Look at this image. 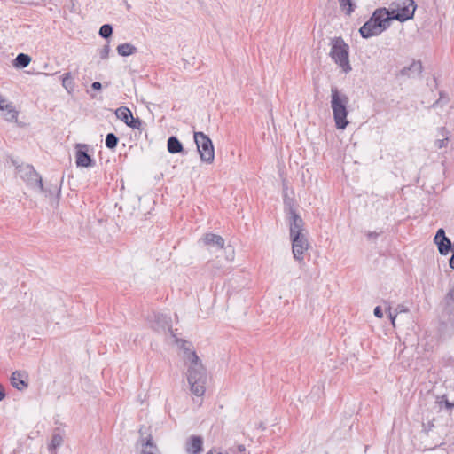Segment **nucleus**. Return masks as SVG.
Returning a JSON list of instances; mask_svg holds the SVG:
<instances>
[{"mask_svg": "<svg viewBox=\"0 0 454 454\" xmlns=\"http://www.w3.org/2000/svg\"><path fill=\"white\" fill-rule=\"evenodd\" d=\"M292 241V252L294 258L298 261H303V254L309 249V244L306 235L295 236L290 238Z\"/></svg>", "mask_w": 454, "mask_h": 454, "instance_id": "7", "label": "nucleus"}, {"mask_svg": "<svg viewBox=\"0 0 454 454\" xmlns=\"http://www.w3.org/2000/svg\"><path fill=\"white\" fill-rule=\"evenodd\" d=\"M115 115L126 124L132 116V113L127 106H120L115 110Z\"/></svg>", "mask_w": 454, "mask_h": 454, "instance_id": "24", "label": "nucleus"}, {"mask_svg": "<svg viewBox=\"0 0 454 454\" xmlns=\"http://www.w3.org/2000/svg\"><path fill=\"white\" fill-rule=\"evenodd\" d=\"M126 125L135 129H143V121L139 118H134L133 115L128 121V123H126Z\"/></svg>", "mask_w": 454, "mask_h": 454, "instance_id": "30", "label": "nucleus"}, {"mask_svg": "<svg viewBox=\"0 0 454 454\" xmlns=\"http://www.w3.org/2000/svg\"><path fill=\"white\" fill-rule=\"evenodd\" d=\"M5 397V391L2 385H0V401Z\"/></svg>", "mask_w": 454, "mask_h": 454, "instance_id": "40", "label": "nucleus"}, {"mask_svg": "<svg viewBox=\"0 0 454 454\" xmlns=\"http://www.w3.org/2000/svg\"><path fill=\"white\" fill-rule=\"evenodd\" d=\"M119 138L114 133H108L106 137V146L109 149H114L117 146Z\"/></svg>", "mask_w": 454, "mask_h": 454, "instance_id": "28", "label": "nucleus"}, {"mask_svg": "<svg viewBox=\"0 0 454 454\" xmlns=\"http://www.w3.org/2000/svg\"><path fill=\"white\" fill-rule=\"evenodd\" d=\"M190 364L187 368L186 377L191 392L196 396H203L206 392L207 371L196 353H190Z\"/></svg>", "mask_w": 454, "mask_h": 454, "instance_id": "1", "label": "nucleus"}, {"mask_svg": "<svg viewBox=\"0 0 454 454\" xmlns=\"http://www.w3.org/2000/svg\"><path fill=\"white\" fill-rule=\"evenodd\" d=\"M367 237L369 239L377 238L378 237V233L370 231V232L367 233Z\"/></svg>", "mask_w": 454, "mask_h": 454, "instance_id": "43", "label": "nucleus"}, {"mask_svg": "<svg viewBox=\"0 0 454 454\" xmlns=\"http://www.w3.org/2000/svg\"><path fill=\"white\" fill-rule=\"evenodd\" d=\"M174 339H175L176 343L178 345V347L184 351L183 359H184V365L187 364H190L191 360L188 358L189 357V354L190 353H196L192 349V345L190 342H188V341H186L184 340L178 339L176 336Z\"/></svg>", "mask_w": 454, "mask_h": 454, "instance_id": "19", "label": "nucleus"}, {"mask_svg": "<svg viewBox=\"0 0 454 454\" xmlns=\"http://www.w3.org/2000/svg\"><path fill=\"white\" fill-rule=\"evenodd\" d=\"M31 58L25 53H20L15 59V66L18 67H26L29 65Z\"/></svg>", "mask_w": 454, "mask_h": 454, "instance_id": "26", "label": "nucleus"}, {"mask_svg": "<svg viewBox=\"0 0 454 454\" xmlns=\"http://www.w3.org/2000/svg\"><path fill=\"white\" fill-rule=\"evenodd\" d=\"M434 242L438 247L439 253L442 255H446L451 250V242L446 237L443 229H439L434 236Z\"/></svg>", "mask_w": 454, "mask_h": 454, "instance_id": "13", "label": "nucleus"}, {"mask_svg": "<svg viewBox=\"0 0 454 454\" xmlns=\"http://www.w3.org/2000/svg\"><path fill=\"white\" fill-rule=\"evenodd\" d=\"M141 454H159L156 445L153 442V438L149 435L145 443Z\"/></svg>", "mask_w": 454, "mask_h": 454, "instance_id": "25", "label": "nucleus"}, {"mask_svg": "<svg viewBox=\"0 0 454 454\" xmlns=\"http://www.w3.org/2000/svg\"><path fill=\"white\" fill-rule=\"evenodd\" d=\"M52 444H53L54 446H56V445H59V440H58L56 436H54V437H53V439H52Z\"/></svg>", "mask_w": 454, "mask_h": 454, "instance_id": "44", "label": "nucleus"}, {"mask_svg": "<svg viewBox=\"0 0 454 454\" xmlns=\"http://www.w3.org/2000/svg\"><path fill=\"white\" fill-rule=\"evenodd\" d=\"M202 240L205 245L216 247L219 249L224 247V239L217 234L207 233L202 238Z\"/></svg>", "mask_w": 454, "mask_h": 454, "instance_id": "18", "label": "nucleus"}, {"mask_svg": "<svg viewBox=\"0 0 454 454\" xmlns=\"http://www.w3.org/2000/svg\"><path fill=\"white\" fill-rule=\"evenodd\" d=\"M340 9L347 16H350L356 8V4L352 0H338Z\"/></svg>", "mask_w": 454, "mask_h": 454, "instance_id": "23", "label": "nucleus"}, {"mask_svg": "<svg viewBox=\"0 0 454 454\" xmlns=\"http://www.w3.org/2000/svg\"><path fill=\"white\" fill-rule=\"evenodd\" d=\"M113 34V27L111 25L109 24H105L103 26H101L100 29H99V35L103 38H108L112 35Z\"/></svg>", "mask_w": 454, "mask_h": 454, "instance_id": "31", "label": "nucleus"}, {"mask_svg": "<svg viewBox=\"0 0 454 454\" xmlns=\"http://www.w3.org/2000/svg\"><path fill=\"white\" fill-rule=\"evenodd\" d=\"M239 450L240 451H244L245 450V447L243 445H240V446H239Z\"/></svg>", "mask_w": 454, "mask_h": 454, "instance_id": "45", "label": "nucleus"}, {"mask_svg": "<svg viewBox=\"0 0 454 454\" xmlns=\"http://www.w3.org/2000/svg\"><path fill=\"white\" fill-rule=\"evenodd\" d=\"M62 85L63 87L69 90L74 89L73 78L70 73H65L62 76Z\"/></svg>", "mask_w": 454, "mask_h": 454, "instance_id": "29", "label": "nucleus"}, {"mask_svg": "<svg viewBox=\"0 0 454 454\" xmlns=\"http://www.w3.org/2000/svg\"><path fill=\"white\" fill-rule=\"evenodd\" d=\"M445 406L448 410H451L454 407L453 403H450L447 399L445 400Z\"/></svg>", "mask_w": 454, "mask_h": 454, "instance_id": "41", "label": "nucleus"}, {"mask_svg": "<svg viewBox=\"0 0 454 454\" xmlns=\"http://www.w3.org/2000/svg\"><path fill=\"white\" fill-rule=\"evenodd\" d=\"M348 53L349 46L342 37H334L332 40L330 56L346 74L352 69L348 59Z\"/></svg>", "mask_w": 454, "mask_h": 454, "instance_id": "3", "label": "nucleus"}, {"mask_svg": "<svg viewBox=\"0 0 454 454\" xmlns=\"http://www.w3.org/2000/svg\"><path fill=\"white\" fill-rule=\"evenodd\" d=\"M417 5L414 0H395L389 5V13L393 20L404 22L413 18Z\"/></svg>", "mask_w": 454, "mask_h": 454, "instance_id": "4", "label": "nucleus"}, {"mask_svg": "<svg viewBox=\"0 0 454 454\" xmlns=\"http://www.w3.org/2000/svg\"><path fill=\"white\" fill-rule=\"evenodd\" d=\"M288 222L290 238L295 236L296 234H298V236L304 234V222L293 207L289 208Z\"/></svg>", "mask_w": 454, "mask_h": 454, "instance_id": "8", "label": "nucleus"}, {"mask_svg": "<svg viewBox=\"0 0 454 454\" xmlns=\"http://www.w3.org/2000/svg\"><path fill=\"white\" fill-rule=\"evenodd\" d=\"M11 382L16 389L24 390L28 387L27 374L25 372L15 371L12 373Z\"/></svg>", "mask_w": 454, "mask_h": 454, "instance_id": "15", "label": "nucleus"}, {"mask_svg": "<svg viewBox=\"0 0 454 454\" xmlns=\"http://www.w3.org/2000/svg\"><path fill=\"white\" fill-rule=\"evenodd\" d=\"M408 311H409V309H407V307H406V306H404V305H403V304H399V305L395 308V312L396 314L403 313H403H405V312H408Z\"/></svg>", "mask_w": 454, "mask_h": 454, "instance_id": "34", "label": "nucleus"}, {"mask_svg": "<svg viewBox=\"0 0 454 454\" xmlns=\"http://www.w3.org/2000/svg\"><path fill=\"white\" fill-rule=\"evenodd\" d=\"M449 264H450V267L454 270V250H453V254L450 259Z\"/></svg>", "mask_w": 454, "mask_h": 454, "instance_id": "42", "label": "nucleus"}, {"mask_svg": "<svg viewBox=\"0 0 454 454\" xmlns=\"http://www.w3.org/2000/svg\"><path fill=\"white\" fill-rule=\"evenodd\" d=\"M348 101V96L340 91L337 87L331 88V108L337 129H345L349 123L347 119Z\"/></svg>", "mask_w": 454, "mask_h": 454, "instance_id": "2", "label": "nucleus"}, {"mask_svg": "<svg viewBox=\"0 0 454 454\" xmlns=\"http://www.w3.org/2000/svg\"><path fill=\"white\" fill-rule=\"evenodd\" d=\"M153 329L157 332L167 333L169 332L173 338H176V334L172 329V320L170 317L164 314L155 315V320L153 323Z\"/></svg>", "mask_w": 454, "mask_h": 454, "instance_id": "12", "label": "nucleus"}, {"mask_svg": "<svg viewBox=\"0 0 454 454\" xmlns=\"http://www.w3.org/2000/svg\"><path fill=\"white\" fill-rule=\"evenodd\" d=\"M194 141L202 162L211 164L215 160V149L209 137L203 132H194Z\"/></svg>", "mask_w": 454, "mask_h": 454, "instance_id": "5", "label": "nucleus"}, {"mask_svg": "<svg viewBox=\"0 0 454 454\" xmlns=\"http://www.w3.org/2000/svg\"><path fill=\"white\" fill-rule=\"evenodd\" d=\"M110 52V46L108 44L105 45L99 51V56L102 59H106L108 58Z\"/></svg>", "mask_w": 454, "mask_h": 454, "instance_id": "32", "label": "nucleus"}, {"mask_svg": "<svg viewBox=\"0 0 454 454\" xmlns=\"http://www.w3.org/2000/svg\"><path fill=\"white\" fill-rule=\"evenodd\" d=\"M75 153V163L77 167H91L94 164V160L91 156L88 153L89 147L85 144H77Z\"/></svg>", "mask_w": 454, "mask_h": 454, "instance_id": "9", "label": "nucleus"}, {"mask_svg": "<svg viewBox=\"0 0 454 454\" xmlns=\"http://www.w3.org/2000/svg\"><path fill=\"white\" fill-rule=\"evenodd\" d=\"M167 146L170 153H179L184 151L182 143L176 137H170L168 139Z\"/></svg>", "mask_w": 454, "mask_h": 454, "instance_id": "21", "label": "nucleus"}, {"mask_svg": "<svg viewBox=\"0 0 454 454\" xmlns=\"http://www.w3.org/2000/svg\"><path fill=\"white\" fill-rule=\"evenodd\" d=\"M9 104L5 98L0 95V110H4V105Z\"/></svg>", "mask_w": 454, "mask_h": 454, "instance_id": "38", "label": "nucleus"}, {"mask_svg": "<svg viewBox=\"0 0 454 454\" xmlns=\"http://www.w3.org/2000/svg\"><path fill=\"white\" fill-rule=\"evenodd\" d=\"M433 427H434V424L431 421H429L427 424L423 423V430L426 433H428L429 431H431Z\"/></svg>", "mask_w": 454, "mask_h": 454, "instance_id": "36", "label": "nucleus"}, {"mask_svg": "<svg viewBox=\"0 0 454 454\" xmlns=\"http://www.w3.org/2000/svg\"><path fill=\"white\" fill-rule=\"evenodd\" d=\"M18 176L26 184L33 189H37L40 192H44L43 180L41 176L35 170L31 165H20L17 167Z\"/></svg>", "mask_w": 454, "mask_h": 454, "instance_id": "6", "label": "nucleus"}, {"mask_svg": "<svg viewBox=\"0 0 454 454\" xmlns=\"http://www.w3.org/2000/svg\"><path fill=\"white\" fill-rule=\"evenodd\" d=\"M423 67L420 61H412L409 67H404L401 70V74L403 76H419L422 73Z\"/></svg>", "mask_w": 454, "mask_h": 454, "instance_id": "17", "label": "nucleus"}, {"mask_svg": "<svg viewBox=\"0 0 454 454\" xmlns=\"http://www.w3.org/2000/svg\"><path fill=\"white\" fill-rule=\"evenodd\" d=\"M440 131L442 136H445V137L442 139H437L435 141L434 145L435 147H437L438 149L446 147L449 142L448 131L446 130V129L442 127L440 129Z\"/></svg>", "mask_w": 454, "mask_h": 454, "instance_id": "27", "label": "nucleus"}, {"mask_svg": "<svg viewBox=\"0 0 454 454\" xmlns=\"http://www.w3.org/2000/svg\"><path fill=\"white\" fill-rule=\"evenodd\" d=\"M91 88L95 90H99L102 89V84L99 82H94L91 84Z\"/></svg>", "mask_w": 454, "mask_h": 454, "instance_id": "37", "label": "nucleus"}, {"mask_svg": "<svg viewBox=\"0 0 454 454\" xmlns=\"http://www.w3.org/2000/svg\"><path fill=\"white\" fill-rule=\"evenodd\" d=\"M4 118L7 121H17L19 112L16 110L15 106L11 104L4 105Z\"/></svg>", "mask_w": 454, "mask_h": 454, "instance_id": "20", "label": "nucleus"}, {"mask_svg": "<svg viewBox=\"0 0 454 454\" xmlns=\"http://www.w3.org/2000/svg\"><path fill=\"white\" fill-rule=\"evenodd\" d=\"M387 310L388 311V317H389V318L391 320V323H392L393 326L395 327V318L397 317V314L395 312L393 313L391 311V307L390 306L387 309Z\"/></svg>", "mask_w": 454, "mask_h": 454, "instance_id": "33", "label": "nucleus"}, {"mask_svg": "<svg viewBox=\"0 0 454 454\" xmlns=\"http://www.w3.org/2000/svg\"><path fill=\"white\" fill-rule=\"evenodd\" d=\"M203 439L192 435L186 442L185 450L188 454H200L202 451Z\"/></svg>", "mask_w": 454, "mask_h": 454, "instance_id": "16", "label": "nucleus"}, {"mask_svg": "<svg viewBox=\"0 0 454 454\" xmlns=\"http://www.w3.org/2000/svg\"><path fill=\"white\" fill-rule=\"evenodd\" d=\"M117 52L122 57H128L137 52V48L131 43H125L117 46Z\"/></svg>", "mask_w": 454, "mask_h": 454, "instance_id": "22", "label": "nucleus"}, {"mask_svg": "<svg viewBox=\"0 0 454 454\" xmlns=\"http://www.w3.org/2000/svg\"><path fill=\"white\" fill-rule=\"evenodd\" d=\"M443 312L448 316V321L454 325V283H450L449 290L444 297Z\"/></svg>", "mask_w": 454, "mask_h": 454, "instance_id": "11", "label": "nucleus"}, {"mask_svg": "<svg viewBox=\"0 0 454 454\" xmlns=\"http://www.w3.org/2000/svg\"><path fill=\"white\" fill-rule=\"evenodd\" d=\"M360 35L363 38H370L372 36L379 35L381 34L382 28H380L377 24L369 19L359 29Z\"/></svg>", "mask_w": 454, "mask_h": 454, "instance_id": "14", "label": "nucleus"}, {"mask_svg": "<svg viewBox=\"0 0 454 454\" xmlns=\"http://www.w3.org/2000/svg\"><path fill=\"white\" fill-rule=\"evenodd\" d=\"M375 317H379V318H382L383 317V312H382V309L380 306H377L375 309H374V311H373Z\"/></svg>", "mask_w": 454, "mask_h": 454, "instance_id": "35", "label": "nucleus"}, {"mask_svg": "<svg viewBox=\"0 0 454 454\" xmlns=\"http://www.w3.org/2000/svg\"><path fill=\"white\" fill-rule=\"evenodd\" d=\"M370 19H372L380 28H382V31L389 27L390 20H393L387 8L376 9Z\"/></svg>", "mask_w": 454, "mask_h": 454, "instance_id": "10", "label": "nucleus"}, {"mask_svg": "<svg viewBox=\"0 0 454 454\" xmlns=\"http://www.w3.org/2000/svg\"><path fill=\"white\" fill-rule=\"evenodd\" d=\"M207 454H228L227 452H222L216 449L209 450Z\"/></svg>", "mask_w": 454, "mask_h": 454, "instance_id": "39", "label": "nucleus"}]
</instances>
